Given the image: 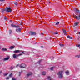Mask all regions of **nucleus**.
<instances>
[{"label": "nucleus", "instance_id": "nucleus-37", "mask_svg": "<svg viewBox=\"0 0 80 80\" xmlns=\"http://www.w3.org/2000/svg\"><path fill=\"white\" fill-rule=\"evenodd\" d=\"M0 2H3L5 1V0H0Z\"/></svg>", "mask_w": 80, "mask_h": 80}, {"label": "nucleus", "instance_id": "nucleus-21", "mask_svg": "<svg viewBox=\"0 0 80 80\" xmlns=\"http://www.w3.org/2000/svg\"><path fill=\"white\" fill-rule=\"evenodd\" d=\"M14 3L15 5H16V6H17L18 5V3L16 2H14Z\"/></svg>", "mask_w": 80, "mask_h": 80}, {"label": "nucleus", "instance_id": "nucleus-51", "mask_svg": "<svg viewBox=\"0 0 80 80\" xmlns=\"http://www.w3.org/2000/svg\"><path fill=\"white\" fill-rule=\"evenodd\" d=\"M73 0H72V1H73Z\"/></svg>", "mask_w": 80, "mask_h": 80}, {"label": "nucleus", "instance_id": "nucleus-31", "mask_svg": "<svg viewBox=\"0 0 80 80\" xmlns=\"http://www.w3.org/2000/svg\"><path fill=\"white\" fill-rule=\"evenodd\" d=\"M8 73H5L4 74V76H6V75H8Z\"/></svg>", "mask_w": 80, "mask_h": 80}, {"label": "nucleus", "instance_id": "nucleus-42", "mask_svg": "<svg viewBox=\"0 0 80 80\" xmlns=\"http://www.w3.org/2000/svg\"><path fill=\"white\" fill-rule=\"evenodd\" d=\"M19 65L18 64H17V65H16V67H18V66H19Z\"/></svg>", "mask_w": 80, "mask_h": 80}, {"label": "nucleus", "instance_id": "nucleus-35", "mask_svg": "<svg viewBox=\"0 0 80 80\" xmlns=\"http://www.w3.org/2000/svg\"><path fill=\"white\" fill-rule=\"evenodd\" d=\"M6 78L7 80H8V79H9L10 78L8 77Z\"/></svg>", "mask_w": 80, "mask_h": 80}, {"label": "nucleus", "instance_id": "nucleus-12", "mask_svg": "<svg viewBox=\"0 0 80 80\" xmlns=\"http://www.w3.org/2000/svg\"><path fill=\"white\" fill-rule=\"evenodd\" d=\"M62 30L64 34V35H66V33H67V32L66 31V29H63Z\"/></svg>", "mask_w": 80, "mask_h": 80}, {"label": "nucleus", "instance_id": "nucleus-45", "mask_svg": "<svg viewBox=\"0 0 80 80\" xmlns=\"http://www.w3.org/2000/svg\"><path fill=\"white\" fill-rule=\"evenodd\" d=\"M78 34H79V35H80V32H78Z\"/></svg>", "mask_w": 80, "mask_h": 80}, {"label": "nucleus", "instance_id": "nucleus-6", "mask_svg": "<svg viewBox=\"0 0 80 80\" xmlns=\"http://www.w3.org/2000/svg\"><path fill=\"white\" fill-rule=\"evenodd\" d=\"M11 26L12 27H15L16 28H19L20 27V26H16L15 25H13V24H11Z\"/></svg>", "mask_w": 80, "mask_h": 80}, {"label": "nucleus", "instance_id": "nucleus-1", "mask_svg": "<svg viewBox=\"0 0 80 80\" xmlns=\"http://www.w3.org/2000/svg\"><path fill=\"white\" fill-rule=\"evenodd\" d=\"M63 71H60L58 72L57 75L59 78H63V74H62V73H63Z\"/></svg>", "mask_w": 80, "mask_h": 80}, {"label": "nucleus", "instance_id": "nucleus-39", "mask_svg": "<svg viewBox=\"0 0 80 80\" xmlns=\"http://www.w3.org/2000/svg\"><path fill=\"white\" fill-rule=\"evenodd\" d=\"M10 23H12V20H10Z\"/></svg>", "mask_w": 80, "mask_h": 80}, {"label": "nucleus", "instance_id": "nucleus-38", "mask_svg": "<svg viewBox=\"0 0 80 80\" xmlns=\"http://www.w3.org/2000/svg\"><path fill=\"white\" fill-rule=\"evenodd\" d=\"M13 67H11V69H13Z\"/></svg>", "mask_w": 80, "mask_h": 80}, {"label": "nucleus", "instance_id": "nucleus-40", "mask_svg": "<svg viewBox=\"0 0 80 80\" xmlns=\"http://www.w3.org/2000/svg\"><path fill=\"white\" fill-rule=\"evenodd\" d=\"M2 73V71H0V73Z\"/></svg>", "mask_w": 80, "mask_h": 80}, {"label": "nucleus", "instance_id": "nucleus-5", "mask_svg": "<svg viewBox=\"0 0 80 80\" xmlns=\"http://www.w3.org/2000/svg\"><path fill=\"white\" fill-rule=\"evenodd\" d=\"M74 18H75L76 20H80V14H79L78 15V17L77 16H75L74 17Z\"/></svg>", "mask_w": 80, "mask_h": 80}, {"label": "nucleus", "instance_id": "nucleus-43", "mask_svg": "<svg viewBox=\"0 0 80 80\" xmlns=\"http://www.w3.org/2000/svg\"><path fill=\"white\" fill-rule=\"evenodd\" d=\"M52 59H54V57H52Z\"/></svg>", "mask_w": 80, "mask_h": 80}, {"label": "nucleus", "instance_id": "nucleus-27", "mask_svg": "<svg viewBox=\"0 0 80 80\" xmlns=\"http://www.w3.org/2000/svg\"><path fill=\"white\" fill-rule=\"evenodd\" d=\"M41 61H42V60H41V59L40 60H39V61L38 62V63H39V64H40V62H41Z\"/></svg>", "mask_w": 80, "mask_h": 80}, {"label": "nucleus", "instance_id": "nucleus-10", "mask_svg": "<svg viewBox=\"0 0 80 80\" xmlns=\"http://www.w3.org/2000/svg\"><path fill=\"white\" fill-rule=\"evenodd\" d=\"M79 24V22H76L75 23H74V27H75V26H77Z\"/></svg>", "mask_w": 80, "mask_h": 80}, {"label": "nucleus", "instance_id": "nucleus-16", "mask_svg": "<svg viewBox=\"0 0 80 80\" xmlns=\"http://www.w3.org/2000/svg\"><path fill=\"white\" fill-rule=\"evenodd\" d=\"M46 74V72H43L42 73V75H45Z\"/></svg>", "mask_w": 80, "mask_h": 80}, {"label": "nucleus", "instance_id": "nucleus-52", "mask_svg": "<svg viewBox=\"0 0 80 80\" xmlns=\"http://www.w3.org/2000/svg\"><path fill=\"white\" fill-rule=\"evenodd\" d=\"M16 0L17 1V0Z\"/></svg>", "mask_w": 80, "mask_h": 80}, {"label": "nucleus", "instance_id": "nucleus-11", "mask_svg": "<svg viewBox=\"0 0 80 80\" xmlns=\"http://www.w3.org/2000/svg\"><path fill=\"white\" fill-rule=\"evenodd\" d=\"M16 31L17 32H21V28H19L18 29H17L16 30Z\"/></svg>", "mask_w": 80, "mask_h": 80}, {"label": "nucleus", "instance_id": "nucleus-22", "mask_svg": "<svg viewBox=\"0 0 80 80\" xmlns=\"http://www.w3.org/2000/svg\"><path fill=\"white\" fill-rule=\"evenodd\" d=\"M59 45L60 47H63L64 45L62 43V44L60 43Z\"/></svg>", "mask_w": 80, "mask_h": 80}, {"label": "nucleus", "instance_id": "nucleus-33", "mask_svg": "<svg viewBox=\"0 0 80 80\" xmlns=\"http://www.w3.org/2000/svg\"><path fill=\"white\" fill-rule=\"evenodd\" d=\"M50 70H53V67H52L51 68H50Z\"/></svg>", "mask_w": 80, "mask_h": 80}, {"label": "nucleus", "instance_id": "nucleus-17", "mask_svg": "<svg viewBox=\"0 0 80 80\" xmlns=\"http://www.w3.org/2000/svg\"><path fill=\"white\" fill-rule=\"evenodd\" d=\"M15 48V46H11L10 48H9L10 49H12V48Z\"/></svg>", "mask_w": 80, "mask_h": 80}, {"label": "nucleus", "instance_id": "nucleus-2", "mask_svg": "<svg viewBox=\"0 0 80 80\" xmlns=\"http://www.w3.org/2000/svg\"><path fill=\"white\" fill-rule=\"evenodd\" d=\"M4 11H5L6 12H7L8 13H10L12 12V9L11 8V7H9L7 8L6 9H4Z\"/></svg>", "mask_w": 80, "mask_h": 80}, {"label": "nucleus", "instance_id": "nucleus-50", "mask_svg": "<svg viewBox=\"0 0 80 80\" xmlns=\"http://www.w3.org/2000/svg\"><path fill=\"white\" fill-rule=\"evenodd\" d=\"M0 48H1V47H0Z\"/></svg>", "mask_w": 80, "mask_h": 80}, {"label": "nucleus", "instance_id": "nucleus-25", "mask_svg": "<svg viewBox=\"0 0 80 80\" xmlns=\"http://www.w3.org/2000/svg\"><path fill=\"white\" fill-rule=\"evenodd\" d=\"M12 73H11L9 75V77L10 78L12 77Z\"/></svg>", "mask_w": 80, "mask_h": 80}, {"label": "nucleus", "instance_id": "nucleus-29", "mask_svg": "<svg viewBox=\"0 0 80 80\" xmlns=\"http://www.w3.org/2000/svg\"><path fill=\"white\" fill-rule=\"evenodd\" d=\"M7 18L6 17H5L4 18V20H7Z\"/></svg>", "mask_w": 80, "mask_h": 80}, {"label": "nucleus", "instance_id": "nucleus-13", "mask_svg": "<svg viewBox=\"0 0 80 80\" xmlns=\"http://www.w3.org/2000/svg\"><path fill=\"white\" fill-rule=\"evenodd\" d=\"M20 52V50H15L13 52L14 53H19Z\"/></svg>", "mask_w": 80, "mask_h": 80}, {"label": "nucleus", "instance_id": "nucleus-7", "mask_svg": "<svg viewBox=\"0 0 80 80\" xmlns=\"http://www.w3.org/2000/svg\"><path fill=\"white\" fill-rule=\"evenodd\" d=\"M30 33L31 35H36V32L33 31H30Z\"/></svg>", "mask_w": 80, "mask_h": 80}, {"label": "nucleus", "instance_id": "nucleus-19", "mask_svg": "<svg viewBox=\"0 0 80 80\" xmlns=\"http://www.w3.org/2000/svg\"><path fill=\"white\" fill-rule=\"evenodd\" d=\"M9 34H11L12 33V31L11 30H9Z\"/></svg>", "mask_w": 80, "mask_h": 80}, {"label": "nucleus", "instance_id": "nucleus-54", "mask_svg": "<svg viewBox=\"0 0 80 80\" xmlns=\"http://www.w3.org/2000/svg\"><path fill=\"white\" fill-rule=\"evenodd\" d=\"M50 3V2H49V3Z\"/></svg>", "mask_w": 80, "mask_h": 80}, {"label": "nucleus", "instance_id": "nucleus-53", "mask_svg": "<svg viewBox=\"0 0 80 80\" xmlns=\"http://www.w3.org/2000/svg\"><path fill=\"white\" fill-rule=\"evenodd\" d=\"M31 1H32V0H31Z\"/></svg>", "mask_w": 80, "mask_h": 80}, {"label": "nucleus", "instance_id": "nucleus-28", "mask_svg": "<svg viewBox=\"0 0 80 80\" xmlns=\"http://www.w3.org/2000/svg\"><path fill=\"white\" fill-rule=\"evenodd\" d=\"M76 57H77L78 58H80V55H76Z\"/></svg>", "mask_w": 80, "mask_h": 80}, {"label": "nucleus", "instance_id": "nucleus-36", "mask_svg": "<svg viewBox=\"0 0 80 80\" xmlns=\"http://www.w3.org/2000/svg\"><path fill=\"white\" fill-rule=\"evenodd\" d=\"M22 55V54H20L18 55V56H20V55Z\"/></svg>", "mask_w": 80, "mask_h": 80}, {"label": "nucleus", "instance_id": "nucleus-3", "mask_svg": "<svg viewBox=\"0 0 80 80\" xmlns=\"http://www.w3.org/2000/svg\"><path fill=\"white\" fill-rule=\"evenodd\" d=\"M19 66L21 68H24L26 67V65L25 64L22 63Z\"/></svg>", "mask_w": 80, "mask_h": 80}, {"label": "nucleus", "instance_id": "nucleus-18", "mask_svg": "<svg viewBox=\"0 0 80 80\" xmlns=\"http://www.w3.org/2000/svg\"><path fill=\"white\" fill-rule=\"evenodd\" d=\"M2 51H7V49L6 48H2Z\"/></svg>", "mask_w": 80, "mask_h": 80}, {"label": "nucleus", "instance_id": "nucleus-49", "mask_svg": "<svg viewBox=\"0 0 80 80\" xmlns=\"http://www.w3.org/2000/svg\"><path fill=\"white\" fill-rule=\"evenodd\" d=\"M78 38H80V37H78Z\"/></svg>", "mask_w": 80, "mask_h": 80}, {"label": "nucleus", "instance_id": "nucleus-20", "mask_svg": "<svg viewBox=\"0 0 80 80\" xmlns=\"http://www.w3.org/2000/svg\"><path fill=\"white\" fill-rule=\"evenodd\" d=\"M48 79L49 80H52V79L51 78V77L50 76L48 77Z\"/></svg>", "mask_w": 80, "mask_h": 80}, {"label": "nucleus", "instance_id": "nucleus-8", "mask_svg": "<svg viewBox=\"0 0 80 80\" xmlns=\"http://www.w3.org/2000/svg\"><path fill=\"white\" fill-rule=\"evenodd\" d=\"M10 58L9 56H8L6 58H3V60L4 61H6V60H8Z\"/></svg>", "mask_w": 80, "mask_h": 80}, {"label": "nucleus", "instance_id": "nucleus-44", "mask_svg": "<svg viewBox=\"0 0 80 80\" xmlns=\"http://www.w3.org/2000/svg\"><path fill=\"white\" fill-rule=\"evenodd\" d=\"M41 48H43V47L42 46H41Z\"/></svg>", "mask_w": 80, "mask_h": 80}, {"label": "nucleus", "instance_id": "nucleus-46", "mask_svg": "<svg viewBox=\"0 0 80 80\" xmlns=\"http://www.w3.org/2000/svg\"><path fill=\"white\" fill-rule=\"evenodd\" d=\"M62 24V22H60V24Z\"/></svg>", "mask_w": 80, "mask_h": 80}, {"label": "nucleus", "instance_id": "nucleus-14", "mask_svg": "<svg viewBox=\"0 0 80 80\" xmlns=\"http://www.w3.org/2000/svg\"><path fill=\"white\" fill-rule=\"evenodd\" d=\"M67 38H69V39H73V38H72V37H70V36H69V35H68L67 36Z\"/></svg>", "mask_w": 80, "mask_h": 80}, {"label": "nucleus", "instance_id": "nucleus-48", "mask_svg": "<svg viewBox=\"0 0 80 80\" xmlns=\"http://www.w3.org/2000/svg\"><path fill=\"white\" fill-rule=\"evenodd\" d=\"M42 35H43V33H42Z\"/></svg>", "mask_w": 80, "mask_h": 80}, {"label": "nucleus", "instance_id": "nucleus-34", "mask_svg": "<svg viewBox=\"0 0 80 80\" xmlns=\"http://www.w3.org/2000/svg\"><path fill=\"white\" fill-rule=\"evenodd\" d=\"M21 74V72H19V74H18V76H20Z\"/></svg>", "mask_w": 80, "mask_h": 80}, {"label": "nucleus", "instance_id": "nucleus-47", "mask_svg": "<svg viewBox=\"0 0 80 80\" xmlns=\"http://www.w3.org/2000/svg\"><path fill=\"white\" fill-rule=\"evenodd\" d=\"M19 25H22V24H19Z\"/></svg>", "mask_w": 80, "mask_h": 80}, {"label": "nucleus", "instance_id": "nucleus-15", "mask_svg": "<svg viewBox=\"0 0 80 80\" xmlns=\"http://www.w3.org/2000/svg\"><path fill=\"white\" fill-rule=\"evenodd\" d=\"M13 58H17V54H13Z\"/></svg>", "mask_w": 80, "mask_h": 80}, {"label": "nucleus", "instance_id": "nucleus-32", "mask_svg": "<svg viewBox=\"0 0 80 80\" xmlns=\"http://www.w3.org/2000/svg\"><path fill=\"white\" fill-rule=\"evenodd\" d=\"M16 79H15V78H12V80H16Z\"/></svg>", "mask_w": 80, "mask_h": 80}, {"label": "nucleus", "instance_id": "nucleus-9", "mask_svg": "<svg viewBox=\"0 0 80 80\" xmlns=\"http://www.w3.org/2000/svg\"><path fill=\"white\" fill-rule=\"evenodd\" d=\"M32 75V72H29L28 73L27 75V77H29V76H30V75Z\"/></svg>", "mask_w": 80, "mask_h": 80}, {"label": "nucleus", "instance_id": "nucleus-24", "mask_svg": "<svg viewBox=\"0 0 80 80\" xmlns=\"http://www.w3.org/2000/svg\"><path fill=\"white\" fill-rule=\"evenodd\" d=\"M76 47H78L79 48H80V44H78L76 45Z\"/></svg>", "mask_w": 80, "mask_h": 80}, {"label": "nucleus", "instance_id": "nucleus-26", "mask_svg": "<svg viewBox=\"0 0 80 80\" xmlns=\"http://www.w3.org/2000/svg\"><path fill=\"white\" fill-rule=\"evenodd\" d=\"M66 74H68L69 73V71H67L66 72Z\"/></svg>", "mask_w": 80, "mask_h": 80}, {"label": "nucleus", "instance_id": "nucleus-30", "mask_svg": "<svg viewBox=\"0 0 80 80\" xmlns=\"http://www.w3.org/2000/svg\"><path fill=\"white\" fill-rule=\"evenodd\" d=\"M59 23H60V22H57V23H56V25H58V24H59Z\"/></svg>", "mask_w": 80, "mask_h": 80}, {"label": "nucleus", "instance_id": "nucleus-4", "mask_svg": "<svg viewBox=\"0 0 80 80\" xmlns=\"http://www.w3.org/2000/svg\"><path fill=\"white\" fill-rule=\"evenodd\" d=\"M74 10L75 12L77 13H80V11L79 10L77 9L76 8H75L74 9Z\"/></svg>", "mask_w": 80, "mask_h": 80}, {"label": "nucleus", "instance_id": "nucleus-41", "mask_svg": "<svg viewBox=\"0 0 80 80\" xmlns=\"http://www.w3.org/2000/svg\"><path fill=\"white\" fill-rule=\"evenodd\" d=\"M22 53H24V51H22Z\"/></svg>", "mask_w": 80, "mask_h": 80}, {"label": "nucleus", "instance_id": "nucleus-23", "mask_svg": "<svg viewBox=\"0 0 80 80\" xmlns=\"http://www.w3.org/2000/svg\"><path fill=\"white\" fill-rule=\"evenodd\" d=\"M58 32H56L54 33H53V34H54V35H57L58 34Z\"/></svg>", "mask_w": 80, "mask_h": 80}]
</instances>
